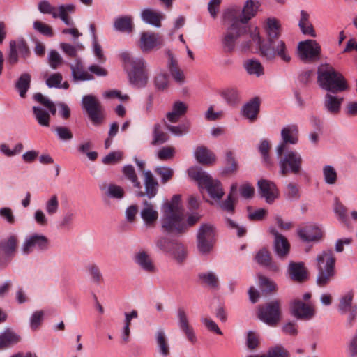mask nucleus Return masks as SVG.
Segmentation results:
<instances>
[{
  "instance_id": "obj_1",
  "label": "nucleus",
  "mask_w": 357,
  "mask_h": 357,
  "mask_svg": "<svg viewBox=\"0 0 357 357\" xmlns=\"http://www.w3.org/2000/svg\"><path fill=\"white\" fill-rule=\"evenodd\" d=\"M181 196L174 195L170 201L164 203L161 208V228L165 232L179 234L187 230L183 210L179 202Z\"/></svg>"
},
{
  "instance_id": "obj_2",
  "label": "nucleus",
  "mask_w": 357,
  "mask_h": 357,
  "mask_svg": "<svg viewBox=\"0 0 357 357\" xmlns=\"http://www.w3.org/2000/svg\"><path fill=\"white\" fill-rule=\"evenodd\" d=\"M121 57L128 72L130 83L135 87H144L149 79L146 63L142 57H132L128 52H123Z\"/></svg>"
},
{
  "instance_id": "obj_3",
  "label": "nucleus",
  "mask_w": 357,
  "mask_h": 357,
  "mask_svg": "<svg viewBox=\"0 0 357 357\" xmlns=\"http://www.w3.org/2000/svg\"><path fill=\"white\" fill-rule=\"evenodd\" d=\"M317 80L321 89L335 93L349 90L348 82L343 75L336 71L331 66L326 64L319 69Z\"/></svg>"
},
{
  "instance_id": "obj_4",
  "label": "nucleus",
  "mask_w": 357,
  "mask_h": 357,
  "mask_svg": "<svg viewBox=\"0 0 357 357\" xmlns=\"http://www.w3.org/2000/svg\"><path fill=\"white\" fill-rule=\"evenodd\" d=\"M318 274L317 284L325 287L333 278L335 274V257L332 250H324L316 258Z\"/></svg>"
},
{
  "instance_id": "obj_5",
  "label": "nucleus",
  "mask_w": 357,
  "mask_h": 357,
  "mask_svg": "<svg viewBox=\"0 0 357 357\" xmlns=\"http://www.w3.org/2000/svg\"><path fill=\"white\" fill-rule=\"evenodd\" d=\"M189 176L197 181L201 188H204L209 196L215 200H220L224 195V191L220 182L213 179L202 169L191 167L188 170Z\"/></svg>"
},
{
  "instance_id": "obj_6",
  "label": "nucleus",
  "mask_w": 357,
  "mask_h": 357,
  "mask_svg": "<svg viewBox=\"0 0 357 357\" xmlns=\"http://www.w3.org/2000/svg\"><path fill=\"white\" fill-rule=\"evenodd\" d=\"M280 158L278 165L280 174L285 176L288 174H299L302 170L303 158L301 155L294 150L285 151Z\"/></svg>"
},
{
  "instance_id": "obj_7",
  "label": "nucleus",
  "mask_w": 357,
  "mask_h": 357,
  "mask_svg": "<svg viewBox=\"0 0 357 357\" xmlns=\"http://www.w3.org/2000/svg\"><path fill=\"white\" fill-rule=\"evenodd\" d=\"M321 47L315 40L307 39L298 43L297 54L304 63H314L321 58Z\"/></svg>"
},
{
  "instance_id": "obj_8",
  "label": "nucleus",
  "mask_w": 357,
  "mask_h": 357,
  "mask_svg": "<svg viewBox=\"0 0 357 357\" xmlns=\"http://www.w3.org/2000/svg\"><path fill=\"white\" fill-rule=\"evenodd\" d=\"M260 53L261 56L266 60L273 61L276 56L285 63H289L291 56L284 40H275L273 45L264 44L261 46Z\"/></svg>"
},
{
  "instance_id": "obj_9",
  "label": "nucleus",
  "mask_w": 357,
  "mask_h": 357,
  "mask_svg": "<svg viewBox=\"0 0 357 357\" xmlns=\"http://www.w3.org/2000/svg\"><path fill=\"white\" fill-rule=\"evenodd\" d=\"M281 301L278 299L273 300L264 305L258 307V318L271 326H275L280 320Z\"/></svg>"
},
{
  "instance_id": "obj_10",
  "label": "nucleus",
  "mask_w": 357,
  "mask_h": 357,
  "mask_svg": "<svg viewBox=\"0 0 357 357\" xmlns=\"http://www.w3.org/2000/svg\"><path fill=\"white\" fill-rule=\"evenodd\" d=\"M82 107L87 112L93 125L100 126L105 118L104 109L96 97L86 95L82 98Z\"/></svg>"
},
{
  "instance_id": "obj_11",
  "label": "nucleus",
  "mask_w": 357,
  "mask_h": 357,
  "mask_svg": "<svg viewBox=\"0 0 357 357\" xmlns=\"http://www.w3.org/2000/svg\"><path fill=\"white\" fill-rule=\"evenodd\" d=\"M215 228L211 224H203L197 234V248L203 255L208 254L213 248L215 242Z\"/></svg>"
},
{
  "instance_id": "obj_12",
  "label": "nucleus",
  "mask_w": 357,
  "mask_h": 357,
  "mask_svg": "<svg viewBox=\"0 0 357 357\" xmlns=\"http://www.w3.org/2000/svg\"><path fill=\"white\" fill-rule=\"evenodd\" d=\"M291 314L298 319L308 321L316 314V307L312 302H304L300 298H296L289 304Z\"/></svg>"
},
{
  "instance_id": "obj_13",
  "label": "nucleus",
  "mask_w": 357,
  "mask_h": 357,
  "mask_svg": "<svg viewBox=\"0 0 357 357\" xmlns=\"http://www.w3.org/2000/svg\"><path fill=\"white\" fill-rule=\"evenodd\" d=\"M299 131L297 125L284 126L281 130L282 142L276 147L277 156H281L289 149L288 144H296L298 142Z\"/></svg>"
},
{
  "instance_id": "obj_14",
  "label": "nucleus",
  "mask_w": 357,
  "mask_h": 357,
  "mask_svg": "<svg viewBox=\"0 0 357 357\" xmlns=\"http://www.w3.org/2000/svg\"><path fill=\"white\" fill-rule=\"evenodd\" d=\"M48 247V238L43 234L35 233L24 240L21 250L24 255H29L34 250L42 251L47 250Z\"/></svg>"
},
{
  "instance_id": "obj_15",
  "label": "nucleus",
  "mask_w": 357,
  "mask_h": 357,
  "mask_svg": "<svg viewBox=\"0 0 357 357\" xmlns=\"http://www.w3.org/2000/svg\"><path fill=\"white\" fill-rule=\"evenodd\" d=\"M17 243L18 238L15 235H10L0 241V266H6L15 255Z\"/></svg>"
},
{
  "instance_id": "obj_16",
  "label": "nucleus",
  "mask_w": 357,
  "mask_h": 357,
  "mask_svg": "<svg viewBox=\"0 0 357 357\" xmlns=\"http://www.w3.org/2000/svg\"><path fill=\"white\" fill-rule=\"evenodd\" d=\"M241 8L238 6H231L225 9L222 15V23L228 25L229 28H246L245 24L242 23Z\"/></svg>"
},
{
  "instance_id": "obj_17",
  "label": "nucleus",
  "mask_w": 357,
  "mask_h": 357,
  "mask_svg": "<svg viewBox=\"0 0 357 357\" xmlns=\"http://www.w3.org/2000/svg\"><path fill=\"white\" fill-rule=\"evenodd\" d=\"M247 31L246 28H229L227 27L226 33L222 39V49L225 52L231 53L235 50L238 39Z\"/></svg>"
},
{
  "instance_id": "obj_18",
  "label": "nucleus",
  "mask_w": 357,
  "mask_h": 357,
  "mask_svg": "<svg viewBox=\"0 0 357 357\" xmlns=\"http://www.w3.org/2000/svg\"><path fill=\"white\" fill-rule=\"evenodd\" d=\"M144 191L142 190V186L140 188H136L137 195L146 196L149 199L153 198L158 193L159 184L150 170L144 172Z\"/></svg>"
},
{
  "instance_id": "obj_19",
  "label": "nucleus",
  "mask_w": 357,
  "mask_h": 357,
  "mask_svg": "<svg viewBox=\"0 0 357 357\" xmlns=\"http://www.w3.org/2000/svg\"><path fill=\"white\" fill-rule=\"evenodd\" d=\"M354 292L349 291L340 299L338 310L342 314H349L348 321L352 325L353 321L357 315V307L353 304Z\"/></svg>"
},
{
  "instance_id": "obj_20",
  "label": "nucleus",
  "mask_w": 357,
  "mask_h": 357,
  "mask_svg": "<svg viewBox=\"0 0 357 357\" xmlns=\"http://www.w3.org/2000/svg\"><path fill=\"white\" fill-rule=\"evenodd\" d=\"M133 261L142 271L146 273L152 274L157 271L153 259L144 250L137 252L133 257Z\"/></svg>"
},
{
  "instance_id": "obj_21",
  "label": "nucleus",
  "mask_w": 357,
  "mask_h": 357,
  "mask_svg": "<svg viewBox=\"0 0 357 357\" xmlns=\"http://www.w3.org/2000/svg\"><path fill=\"white\" fill-rule=\"evenodd\" d=\"M140 216L146 227H153L159 216L156 206L151 202L144 200Z\"/></svg>"
},
{
  "instance_id": "obj_22",
  "label": "nucleus",
  "mask_w": 357,
  "mask_h": 357,
  "mask_svg": "<svg viewBox=\"0 0 357 357\" xmlns=\"http://www.w3.org/2000/svg\"><path fill=\"white\" fill-rule=\"evenodd\" d=\"M269 231L274 236V250L276 255L281 259L285 258L290 250L287 239L273 227H271Z\"/></svg>"
},
{
  "instance_id": "obj_23",
  "label": "nucleus",
  "mask_w": 357,
  "mask_h": 357,
  "mask_svg": "<svg viewBox=\"0 0 357 357\" xmlns=\"http://www.w3.org/2000/svg\"><path fill=\"white\" fill-rule=\"evenodd\" d=\"M176 314L180 329L185 333L188 340L191 343H195L197 342V337L192 327L190 325L185 310L183 307H178Z\"/></svg>"
},
{
  "instance_id": "obj_24",
  "label": "nucleus",
  "mask_w": 357,
  "mask_h": 357,
  "mask_svg": "<svg viewBox=\"0 0 357 357\" xmlns=\"http://www.w3.org/2000/svg\"><path fill=\"white\" fill-rule=\"evenodd\" d=\"M264 29L267 35L268 44L273 45L275 40L281 36V24L275 17H268L264 25Z\"/></svg>"
},
{
  "instance_id": "obj_25",
  "label": "nucleus",
  "mask_w": 357,
  "mask_h": 357,
  "mask_svg": "<svg viewBox=\"0 0 357 357\" xmlns=\"http://www.w3.org/2000/svg\"><path fill=\"white\" fill-rule=\"evenodd\" d=\"M162 44V38L158 34L150 32H144L141 34L139 47L144 52H149Z\"/></svg>"
},
{
  "instance_id": "obj_26",
  "label": "nucleus",
  "mask_w": 357,
  "mask_h": 357,
  "mask_svg": "<svg viewBox=\"0 0 357 357\" xmlns=\"http://www.w3.org/2000/svg\"><path fill=\"white\" fill-rule=\"evenodd\" d=\"M258 187L261 196L266 199L267 203H272L277 197L278 190L274 183L266 179H260L258 181Z\"/></svg>"
},
{
  "instance_id": "obj_27",
  "label": "nucleus",
  "mask_w": 357,
  "mask_h": 357,
  "mask_svg": "<svg viewBox=\"0 0 357 357\" xmlns=\"http://www.w3.org/2000/svg\"><path fill=\"white\" fill-rule=\"evenodd\" d=\"M299 238L305 242L316 241L322 238L323 234L320 228L316 226H307L298 230Z\"/></svg>"
},
{
  "instance_id": "obj_28",
  "label": "nucleus",
  "mask_w": 357,
  "mask_h": 357,
  "mask_svg": "<svg viewBox=\"0 0 357 357\" xmlns=\"http://www.w3.org/2000/svg\"><path fill=\"white\" fill-rule=\"evenodd\" d=\"M343 101L344 98L342 97L327 93L324 96V106L330 114H337L340 111Z\"/></svg>"
},
{
  "instance_id": "obj_29",
  "label": "nucleus",
  "mask_w": 357,
  "mask_h": 357,
  "mask_svg": "<svg viewBox=\"0 0 357 357\" xmlns=\"http://www.w3.org/2000/svg\"><path fill=\"white\" fill-rule=\"evenodd\" d=\"M260 5L261 4L258 1L247 0L245 2L243 8L241 10L243 24H248V22L257 14Z\"/></svg>"
},
{
  "instance_id": "obj_30",
  "label": "nucleus",
  "mask_w": 357,
  "mask_h": 357,
  "mask_svg": "<svg viewBox=\"0 0 357 357\" xmlns=\"http://www.w3.org/2000/svg\"><path fill=\"white\" fill-rule=\"evenodd\" d=\"M310 13L305 10H302L300 13L298 26L302 33L314 38L316 37L317 34L313 25L310 20Z\"/></svg>"
},
{
  "instance_id": "obj_31",
  "label": "nucleus",
  "mask_w": 357,
  "mask_h": 357,
  "mask_svg": "<svg viewBox=\"0 0 357 357\" xmlns=\"http://www.w3.org/2000/svg\"><path fill=\"white\" fill-rule=\"evenodd\" d=\"M188 110V105L182 101H176L172 105V111L166 114L167 119L171 123L178 121Z\"/></svg>"
},
{
  "instance_id": "obj_32",
  "label": "nucleus",
  "mask_w": 357,
  "mask_h": 357,
  "mask_svg": "<svg viewBox=\"0 0 357 357\" xmlns=\"http://www.w3.org/2000/svg\"><path fill=\"white\" fill-rule=\"evenodd\" d=\"M288 272L294 281L303 282L307 278V271L303 263L290 262Z\"/></svg>"
},
{
  "instance_id": "obj_33",
  "label": "nucleus",
  "mask_w": 357,
  "mask_h": 357,
  "mask_svg": "<svg viewBox=\"0 0 357 357\" xmlns=\"http://www.w3.org/2000/svg\"><path fill=\"white\" fill-rule=\"evenodd\" d=\"M21 340L20 336L11 330H6L0 334V349L10 347Z\"/></svg>"
},
{
  "instance_id": "obj_34",
  "label": "nucleus",
  "mask_w": 357,
  "mask_h": 357,
  "mask_svg": "<svg viewBox=\"0 0 357 357\" xmlns=\"http://www.w3.org/2000/svg\"><path fill=\"white\" fill-rule=\"evenodd\" d=\"M195 157L199 163L204 165H211L215 160V155L204 146L197 148L195 152Z\"/></svg>"
},
{
  "instance_id": "obj_35",
  "label": "nucleus",
  "mask_w": 357,
  "mask_h": 357,
  "mask_svg": "<svg viewBox=\"0 0 357 357\" xmlns=\"http://www.w3.org/2000/svg\"><path fill=\"white\" fill-rule=\"evenodd\" d=\"M168 68L173 79L178 84H183L185 75L183 72L178 66L177 61L174 59L173 54L169 52Z\"/></svg>"
},
{
  "instance_id": "obj_36",
  "label": "nucleus",
  "mask_w": 357,
  "mask_h": 357,
  "mask_svg": "<svg viewBox=\"0 0 357 357\" xmlns=\"http://www.w3.org/2000/svg\"><path fill=\"white\" fill-rule=\"evenodd\" d=\"M72 76L75 80L86 81L93 79V75L85 71L79 59H77L74 64L70 65Z\"/></svg>"
},
{
  "instance_id": "obj_37",
  "label": "nucleus",
  "mask_w": 357,
  "mask_h": 357,
  "mask_svg": "<svg viewBox=\"0 0 357 357\" xmlns=\"http://www.w3.org/2000/svg\"><path fill=\"white\" fill-rule=\"evenodd\" d=\"M259 112V100L257 98H253L242 108L243 115L251 121H254L257 119Z\"/></svg>"
},
{
  "instance_id": "obj_38",
  "label": "nucleus",
  "mask_w": 357,
  "mask_h": 357,
  "mask_svg": "<svg viewBox=\"0 0 357 357\" xmlns=\"http://www.w3.org/2000/svg\"><path fill=\"white\" fill-rule=\"evenodd\" d=\"M255 259L257 262L264 266L268 267L270 270L277 272L279 271L278 266L271 261V256L269 251L266 248L261 249L256 255Z\"/></svg>"
},
{
  "instance_id": "obj_39",
  "label": "nucleus",
  "mask_w": 357,
  "mask_h": 357,
  "mask_svg": "<svg viewBox=\"0 0 357 357\" xmlns=\"http://www.w3.org/2000/svg\"><path fill=\"white\" fill-rule=\"evenodd\" d=\"M141 17L143 21L147 24L155 27L161 26V20L163 19V16L160 13L148 8L142 11Z\"/></svg>"
},
{
  "instance_id": "obj_40",
  "label": "nucleus",
  "mask_w": 357,
  "mask_h": 357,
  "mask_svg": "<svg viewBox=\"0 0 357 357\" xmlns=\"http://www.w3.org/2000/svg\"><path fill=\"white\" fill-rule=\"evenodd\" d=\"M100 190L106 197L112 199H121L125 195L123 188L116 184H103L100 185Z\"/></svg>"
},
{
  "instance_id": "obj_41",
  "label": "nucleus",
  "mask_w": 357,
  "mask_h": 357,
  "mask_svg": "<svg viewBox=\"0 0 357 357\" xmlns=\"http://www.w3.org/2000/svg\"><path fill=\"white\" fill-rule=\"evenodd\" d=\"M114 28L120 32L131 33L133 30L132 17L128 15L117 17L114 20Z\"/></svg>"
},
{
  "instance_id": "obj_42",
  "label": "nucleus",
  "mask_w": 357,
  "mask_h": 357,
  "mask_svg": "<svg viewBox=\"0 0 357 357\" xmlns=\"http://www.w3.org/2000/svg\"><path fill=\"white\" fill-rule=\"evenodd\" d=\"M155 340L159 353L163 357H167L170 354V347L164 331L159 330L157 331Z\"/></svg>"
},
{
  "instance_id": "obj_43",
  "label": "nucleus",
  "mask_w": 357,
  "mask_h": 357,
  "mask_svg": "<svg viewBox=\"0 0 357 357\" xmlns=\"http://www.w3.org/2000/svg\"><path fill=\"white\" fill-rule=\"evenodd\" d=\"M219 95L229 105H235L240 102V94L235 88H227L219 91Z\"/></svg>"
},
{
  "instance_id": "obj_44",
  "label": "nucleus",
  "mask_w": 357,
  "mask_h": 357,
  "mask_svg": "<svg viewBox=\"0 0 357 357\" xmlns=\"http://www.w3.org/2000/svg\"><path fill=\"white\" fill-rule=\"evenodd\" d=\"M31 84V75L29 73H22L17 79L15 87L21 98H25L26 93Z\"/></svg>"
},
{
  "instance_id": "obj_45",
  "label": "nucleus",
  "mask_w": 357,
  "mask_h": 357,
  "mask_svg": "<svg viewBox=\"0 0 357 357\" xmlns=\"http://www.w3.org/2000/svg\"><path fill=\"white\" fill-rule=\"evenodd\" d=\"M197 277L202 284L214 289L218 287V278L213 272L208 271L199 273Z\"/></svg>"
},
{
  "instance_id": "obj_46",
  "label": "nucleus",
  "mask_w": 357,
  "mask_h": 357,
  "mask_svg": "<svg viewBox=\"0 0 357 357\" xmlns=\"http://www.w3.org/2000/svg\"><path fill=\"white\" fill-rule=\"evenodd\" d=\"M243 66L249 75L259 77L264 74V68L257 60L249 59L245 61Z\"/></svg>"
},
{
  "instance_id": "obj_47",
  "label": "nucleus",
  "mask_w": 357,
  "mask_h": 357,
  "mask_svg": "<svg viewBox=\"0 0 357 357\" xmlns=\"http://www.w3.org/2000/svg\"><path fill=\"white\" fill-rule=\"evenodd\" d=\"M33 114L38 124L41 126L48 127L50 126V115L41 107H33Z\"/></svg>"
},
{
  "instance_id": "obj_48",
  "label": "nucleus",
  "mask_w": 357,
  "mask_h": 357,
  "mask_svg": "<svg viewBox=\"0 0 357 357\" xmlns=\"http://www.w3.org/2000/svg\"><path fill=\"white\" fill-rule=\"evenodd\" d=\"M122 172L125 177L129 180L135 188H140L141 183L138 179L135 168L131 165H125L123 167Z\"/></svg>"
},
{
  "instance_id": "obj_49",
  "label": "nucleus",
  "mask_w": 357,
  "mask_h": 357,
  "mask_svg": "<svg viewBox=\"0 0 357 357\" xmlns=\"http://www.w3.org/2000/svg\"><path fill=\"white\" fill-rule=\"evenodd\" d=\"M161 126L159 123L155 124L153 130V139L151 144L157 146L165 143L169 137L168 135L161 130Z\"/></svg>"
},
{
  "instance_id": "obj_50",
  "label": "nucleus",
  "mask_w": 357,
  "mask_h": 357,
  "mask_svg": "<svg viewBox=\"0 0 357 357\" xmlns=\"http://www.w3.org/2000/svg\"><path fill=\"white\" fill-rule=\"evenodd\" d=\"M323 176L326 184L334 185L337 180V173L331 165H325L323 167Z\"/></svg>"
},
{
  "instance_id": "obj_51",
  "label": "nucleus",
  "mask_w": 357,
  "mask_h": 357,
  "mask_svg": "<svg viewBox=\"0 0 357 357\" xmlns=\"http://www.w3.org/2000/svg\"><path fill=\"white\" fill-rule=\"evenodd\" d=\"M169 253L178 263L183 262L187 256V251L183 245L177 242H175Z\"/></svg>"
},
{
  "instance_id": "obj_52",
  "label": "nucleus",
  "mask_w": 357,
  "mask_h": 357,
  "mask_svg": "<svg viewBox=\"0 0 357 357\" xmlns=\"http://www.w3.org/2000/svg\"><path fill=\"white\" fill-rule=\"evenodd\" d=\"M38 9L43 14H49L53 18H58V8L47 0L40 1L38 4Z\"/></svg>"
},
{
  "instance_id": "obj_53",
  "label": "nucleus",
  "mask_w": 357,
  "mask_h": 357,
  "mask_svg": "<svg viewBox=\"0 0 357 357\" xmlns=\"http://www.w3.org/2000/svg\"><path fill=\"white\" fill-rule=\"evenodd\" d=\"M47 61L50 68L53 70L59 68L63 65L64 62L61 56L55 50H52L50 51L47 56Z\"/></svg>"
},
{
  "instance_id": "obj_54",
  "label": "nucleus",
  "mask_w": 357,
  "mask_h": 357,
  "mask_svg": "<svg viewBox=\"0 0 357 357\" xmlns=\"http://www.w3.org/2000/svg\"><path fill=\"white\" fill-rule=\"evenodd\" d=\"M248 357H289V354L282 347L277 346L270 349L265 354L250 355Z\"/></svg>"
},
{
  "instance_id": "obj_55",
  "label": "nucleus",
  "mask_w": 357,
  "mask_h": 357,
  "mask_svg": "<svg viewBox=\"0 0 357 357\" xmlns=\"http://www.w3.org/2000/svg\"><path fill=\"white\" fill-rule=\"evenodd\" d=\"M155 243L158 250L165 253H169L175 243L174 241L164 236L158 237Z\"/></svg>"
},
{
  "instance_id": "obj_56",
  "label": "nucleus",
  "mask_w": 357,
  "mask_h": 357,
  "mask_svg": "<svg viewBox=\"0 0 357 357\" xmlns=\"http://www.w3.org/2000/svg\"><path fill=\"white\" fill-rule=\"evenodd\" d=\"M333 210L338 220L341 222L347 224V209L337 198L335 199Z\"/></svg>"
},
{
  "instance_id": "obj_57",
  "label": "nucleus",
  "mask_w": 357,
  "mask_h": 357,
  "mask_svg": "<svg viewBox=\"0 0 357 357\" xmlns=\"http://www.w3.org/2000/svg\"><path fill=\"white\" fill-rule=\"evenodd\" d=\"M154 171L156 174L161 178V182L162 183H166L168 181H169L174 174L173 169L167 166L157 167Z\"/></svg>"
},
{
  "instance_id": "obj_58",
  "label": "nucleus",
  "mask_w": 357,
  "mask_h": 357,
  "mask_svg": "<svg viewBox=\"0 0 357 357\" xmlns=\"http://www.w3.org/2000/svg\"><path fill=\"white\" fill-rule=\"evenodd\" d=\"M176 153V149L171 146H163L157 151L158 158L162 161H167L172 159Z\"/></svg>"
},
{
  "instance_id": "obj_59",
  "label": "nucleus",
  "mask_w": 357,
  "mask_h": 357,
  "mask_svg": "<svg viewBox=\"0 0 357 357\" xmlns=\"http://www.w3.org/2000/svg\"><path fill=\"white\" fill-rule=\"evenodd\" d=\"M86 270L91 275L93 282L100 284L103 281V276L98 265L95 264H89L86 266Z\"/></svg>"
},
{
  "instance_id": "obj_60",
  "label": "nucleus",
  "mask_w": 357,
  "mask_h": 357,
  "mask_svg": "<svg viewBox=\"0 0 357 357\" xmlns=\"http://www.w3.org/2000/svg\"><path fill=\"white\" fill-rule=\"evenodd\" d=\"M59 206L58 197L56 195H53L45 203V211L49 215H53L58 212Z\"/></svg>"
},
{
  "instance_id": "obj_61",
  "label": "nucleus",
  "mask_w": 357,
  "mask_h": 357,
  "mask_svg": "<svg viewBox=\"0 0 357 357\" xmlns=\"http://www.w3.org/2000/svg\"><path fill=\"white\" fill-rule=\"evenodd\" d=\"M227 167L225 169L226 173H234L238 169V164L235 160L234 153L227 150L225 153Z\"/></svg>"
},
{
  "instance_id": "obj_62",
  "label": "nucleus",
  "mask_w": 357,
  "mask_h": 357,
  "mask_svg": "<svg viewBox=\"0 0 357 357\" xmlns=\"http://www.w3.org/2000/svg\"><path fill=\"white\" fill-rule=\"evenodd\" d=\"M259 287L265 291L272 292L276 290V284L262 275H259Z\"/></svg>"
},
{
  "instance_id": "obj_63",
  "label": "nucleus",
  "mask_w": 357,
  "mask_h": 357,
  "mask_svg": "<svg viewBox=\"0 0 357 357\" xmlns=\"http://www.w3.org/2000/svg\"><path fill=\"white\" fill-rule=\"evenodd\" d=\"M60 47L62 51L70 57H77L78 50H82V45H73L66 43H61Z\"/></svg>"
},
{
  "instance_id": "obj_64",
  "label": "nucleus",
  "mask_w": 357,
  "mask_h": 357,
  "mask_svg": "<svg viewBox=\"0 0 357 357\" xmlns=\"http://www.w3.org/2000/svg\"><path fill=\"white\" fill-rule=\"evenodd\" d=\"M33 29L45 36L52 37L54 36L52 27L40 21H35L33 22Z\"/></svg>"
}]
</instances>
